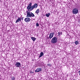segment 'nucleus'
<instances>
[{"label": "nucleus", "mask_w": 80, "mask_h": 80, "mask_svg": "<svg viewBox=\"0 0 80 80\" xmlns=\"http://www.w3.org/2000/svg\"><path fill=\"white\" fill-rule=\"evenodd\" d=\"M26 13L27 15L26 16V17H35V15L32 12H31L30 11H26Z\"/></svg>", "instance_id": "1"}, {"label": "nucleus", "mask_w": 80, "mask_h": 80, "mask_svg": "<svg viewBox=\"0 0 80 80\" xmlns=\"http://www.w3.org/2000/svg\"><path fill=\"white\" fill-rule=\"evenodd\" d=\"M57 41H58L57 38V37H54L52 38L51 42L52 43H56L57 42Z\"/></svg>", "instance_id": "2"}, {"label": "nucleus", "mask_w": 80, "mask_h": 80, "mask_svg": "<svg viewBox=\"0 0 80 80\" xmlns=\"http://www.w3.org/2000/svg\"><path fill=\"white\" fill-rule=\"evenodd\" d=\"M72 11L73 14H77L78 13V9L77 8L73 9Z\"/></svg>", "instance_id": "3"}, {"label": "nucleus", "mask_w": 80, "mask_h": 80, "mask_svg": "<svg viewBox=\"0 0 80 80\" xmlns=\"http://www.w3.org/2000/svg\"><path fill=\"white\" fill-rule=\"evenodd\" d=\"M15 66L16 67L20 68L21 67V64L19 62H16L15 64Z\"/></svg>", "instance_id": "4"}, {"label": "nucleus", "mask_w": 80, "mask_h": 80, "mask_svg": "<svg viewBox=\"0 0 80 80\" xmlns=\"http://www.w3.org/2000/svg\"><path fill=\"white\" fill-rule=\"evenodd\" d=\"M53 35H54V32H52L50 33L49 37H48L47 38H49L50 39H51V38H52L53 37Z\"/></svg>", "instance_id": "5"}, {"label": "nucleus", "mask_w": 80, "mask_h": 80, "mask_svg": "<svg viewBox=\"0 0 80 80\" xmlns=\"http://www.w3.org/2000/svg\"><path fill=\"white\" fill-rule=\"evenodd\" d=\"M24 21L25 22L28 23V22H29L30 21V19L29 18H26L25 19Z\"/></svg>", "instance_id": "6"}, {"label": "nucleus", "mask_w": 80, "mask_h": 80, "mask_svg": "<svg viewBox=\"0 0 80 80\" xmlns=\"http://www.w3.org/2000/svg\"><path fill=\"white\" fill-rule=\"evenodd\" d=\"M42 69L41 68H38L35 71V72H40L42 71Z\"/></svg>", "instance_id": "7"}, {"label": "nucleus", "mask_w": 80, "mask_h": 80, "mask_svg": "<svg viewBox=\"0 0 80 80\" xmlns=\"http://www.w3.org/2000/svg\"><path fill=\"white\" fill-rule=\"evenodd\" d=\"M21 22V18L19 17L18 19L16 21L15 23H17V22Z\"/></svg>", "instance_id": "8"}, {"label": "nucleus", "mask_w": 80, "mask_h": 80, "mask_svg": "<svg viewBox=\"0 0 80 80\" xmlns=\"http://www.w3.org/2000/svg\"><path fill=\"white\" fill-rule=\"evenodd\" d=\"M32 3H30L29 5L27 7V9H28V10H30V7H31V6H32Z\"/></svg>", "instance_id": "9"}, {"label": "nucleus", "mask_w": 80, "mask_h": 80, "mask_svg": "<svg viewBox=\"0 0 80 80\" xmlns=\"http://www.w3.org/2000/svg\"><path fill=\"white\" fill-rule=\"evenodd\" d=\"M34 8L33 6H32L29 7V9L30 11H32V10H33Z\"/></svg>", "instance_id": "10"}, {"label": "nucleus", "mask_w": 80, "mask_h": 80, "mask_svg": "<svg viewBox=\"0 0 80 80\" xmlns=\"http://www.w3.org/2000/svg\"><path fill=\"white\" fill-rule=\"evenodd\" d=\"M38 6V5H37V3H35L33 6L34 8H37Z\"/></svg>", "instance_id": "11"}, {"label": "nucleus", "mask_w": 80, "mask_h": 80, "mask_svg": "<svg viewBox=\"0 0 80 80\" xmlns=\"http://www.w3.org/2000/svg\"><path fill=\"white\" fill-rule=\"evenodd\" d=\"M39 12H40L39 9H38L36 11L35 13L37 14H38V13H39Z\"/></svg>", "instance_id": "12"}, {"label": "nucleus", "mask_w": 80, "mask_h": 80, "mask_svg": "<svg viewBox=\"0 0 80 80\" xmlns=\"http://www.w3.org/2000/svg\"><path fill=\"white\" fill-rule=\"evenodd\" d=\"M31 39L33 40V42H35V40H36V38L33 37H32L31 38Z\"/></svg>", "instance_id": "13"}, {"label": "nucleus", "mask_w": 80, "mask_h": 80, "mask_svg": "<svg viewBox=\"0 0 80 80\" xmlns=\"http://www.w3.org/2000/svg\"><path fill=\"white\" fill-rule=\"evenodd\" d=\"M43 55V52H41L40 53V55L39 56V57H42V56Z\"/></svg>", "instance_id": "14"}, {"label": "nucleus", "mask_w": 80, "mask_h": 80, "mask_svg": "<svg viewBox=\"0 0 80 80\" xmlns=\"http://www.w3.org/2000/svg\"><path fill=\"white\" fill-rule=\"evenodd\" d=\"M58 36H60L62 35V32H58Z\"/></svg>", "instance_id": "15"}, {"label": "nucleus", "mask_w": 80, "mask_h": 80, "mask_svg": "<svg viewBox=\"0 0 80 80\" xmlns=\"http://www.w3.org/2000/svg\"><path fill=\"white\" fill-rule=\"evenodd\" d=\"M50 15V13H48V14H46V16L47 17H49V16Z\"/></svg>", "instance_id": "16"}, {"label": "nucleus", "mask_w": 80, "mask_h": 80, "mask_svg": "<svg viewBox=\"0 0 80 80\" xmlns=\"http://www.w3.org/2000/svg\"><path fill=\"white\" fill-rule=\"evenodd\" d=\"M74 43H75V44L76 45H78V44L79 43L78 41H76L74 42Z\"/></svg>", "instance_id": "17"}, {"label": "nucleus", "mask_w": 80, "mask_h": 80, "mask_svg": "<svg viewBox=\"0 0 80 80\" xmlns=\"http://www.w3.org/2000/svg\"><path fill=\"white\" fill-rule=\"evenodd\" d=\"M36 27H38L39 26V24H38V23L37 22L36 24Z\"/></svg>", "instance_id": "18"}, {"label": "nucleus", "mask_w": 80, "mask_h": 80, "mask_svg": "<svg viewBox=\"0 0 80 80\" xmlns=\"http://www.w3.org/2000/svg\"><path fill=\"white\" fill-rule=\"evenodd\" d=\"M15 78L14 77H12L11 78V80H15Z\"/></svg>", "instance_id": "19"}, {"label": "nucleus", "mask_w": 80, "mask_h": 80, "mask_svg": "<svg viewBox=\"0 0 80 80\" xmlns=\"http://www.w3.org/2000/svg\"><path fill=\"white\" fill-rule=\"evenodd\" d=\"M47 65L48 66H50V67L51 66V64H50V63H49V64H47Z\"/></svg>", "instance_id": "20"}, {"label": "nucleus", "mask_w": 80, "mask_h": 80, "mask_svg": "<svg viewBox=\"0 0 80 80\" xmlns=\"http://www.w3.org/2000/svg\"><path fill=\"white\" fill-rule=\"evenodd\" d=\"M30 73H33V72L32 71H30Z\"/></svg>", "instance_id": "21"}, {"label": "nucleus", "mask_w": 80, "mask_h": 80, "mask_svg": "<svg viewBox=\"0 0 80 80\" xmlns=\"http://www.w3.org/2000/svg\"><path fill=\"white\" fill-rule=\"evenodd\" d=\"M78 73H79V75H80V71L78 72Z\"/></svg>", "instance_id": "22"}, {"label": "nucleus", "mask_w": 80, "mask_h": 80, "mask_svg": "<svg viewBox=\"0 0 80 80\" xmlns=\"http://www.w3.org/2000/svg\"><path fill=\"white\" fill-rule=\"evenodd\" d=\"M23 18H21V19H22V20H23Z\"/></svg>", "instance_id": "23"}]
</instances>
